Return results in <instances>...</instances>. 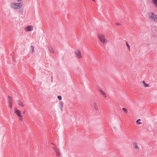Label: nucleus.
Returning a JSON list of instances; mask_svg holds the SVG:
<instances>
[{
	"instance_id": "obj_20",
	"label": "nucleus",
	"mask_w": 157,
	"mask_h": 157,
	"mask_svg": "<svg viewBox=\"0 0 157 157\" xmlns=\"http://www.w3.org/2000/svg\"><path fill=\"white\" fill-rule=\"evenodd\" d=\"M140 119H138V120H137L136 121V123H137V124H141V122H139V121H140Z\"/></svg>"
},
{
	"instance_id": "obj_5",
	"label": "nucleus",
	"mask_w": 157,
	"mask_h": 157,
	"mask_svg": "<svg viewBox=\"0 0 157 157\" xmlns=\"http://www.w3.org/2000/svg\"><path fill=\"white\" fill-rule=\"evenodd\" d=\"M14 112L19 117H22V115L21 113V112L16 108L14 109Z\"/></svg>"
},
{
	"instance_id": "obj_2",
	"label": "nucleus",
	"mask_w": 157,
	"mask_h": 157,
	"mask_svg": "<svg viewBox=\"0 0 157 157\" xmlns=\"http://www.w3.org/2000/svg\"><path fill=\"white\" fill-rule=\"evenodd\" d=\"M98 37L102 43L105 44L108 42L107 40L105 38V36L103 34H101L98 35Z\"/></svg>"
},
{
	"instance_id": "obj_26",
	"label": "nucleus",
	"mask_w": 157,
	"mask_h": 157,
	"mask_svg": "<svg viewBox=\"0 0 157 157\" xmlns=\"http://www.w3.org/2000/svg\"><path fill=\"white\" fill-rule=\"evenodd\" d=\"M93 1H94V0H92Z\"/></svg>"
},
{
	"instance_id": "obj_8",
	"label": "nucleus",
	"mask_w": 157,
	"mask_h": 157,
	"mask_svg": "<svg viewBox=\"0 0 157 157\" xmlns=\"http://www.w3.org/2000/svg\"><path fill=\"white\" fill-rule=\"evenodd\" d=\"M75 54L77 58L80 59L82 58L81 52L80 51H78L75 52Z\"/></svg>"
},
{
	"instance_id": "obj_24",
	"label": "nucleus",
	"mask_w": 157,
	"mask_h": 157,
	"mask_svg": "<svg viewBox=\"0 0 157 157\" xmlns=\"http://www.w3.org/2000/svg\"><path fill=\"white\" fill-rule=\"evenodd\" d=\"M19 119L20 120H21V121H22L23 120L22 117H19Z\"/></svg>"
},
{
	"instance_id": "obj_21",
	"label": "nucleus",
	"mask_w": 157,
	"mask_h": 157,
	"mask_svg": "<svg viewBox=\"0 0 157 157\" xmlns=\"http://www.w3.org/2000/svg\"><path fill=\"white\" fill-rule=\"evenodd\" d=\"M58 98L59 99V100H62V97L61 96H58Z\"/></svg>"
},
{
	"instance_id": "obj_15",
	"label": "nucleus",
	"mask_w": 157,
	"mask_h": 157,
	"mask_svg": "<svg viewBox=\"0 0 157 157\" xmlns=\"http://www.w3.org/2000/svg\"><path fill=\"white\" fill-rule=\"evenodd\" d=\"M122 110L126 114H127L128 113V111L127 109L125 108H122Z\"/></svg>"
},
{
	"instance_id": "obj_19",
	"label": "nucleus",
	"mask_w": 157,
	"mask_h": 157,
	"mask_svg": "<svg viewBox=\"0 0 157 157\" xmlns=\"http://www.w3.org/2000/svg\"><path fill=\"white\" fill-rule=\"evenodd\" d=\"M30 49L32 50V52H33V50L34 49L33 46H31L30 47Z\"/></svg>"
},
{
	"instance_id": "obj_3",
	"label": "nucleus",
	"mask_w": 157,
	"mask_h": 157,
	"mask_svg": "<svg viewBox=\"0 0 157 157\" xmlns=\"http://www.w3.org/2000/svg\"><path fill=\"white\" fill-rule=\"evenodd\" d=\"M148 18L151 20L157 21V15L154 13H150L148 14Z\"/></svg>"
},
{
	"instance_id": "obj_11",
	"label": "nucleus",
	"mask_w": 157,
	"mask_h": 157,
	"mask_svg": "<svg viewBox=\"0 0 157 157\" xmlns=\"http://www.w3.org/2000/svg\"><path fill=\"white\" fill-rule=\"evenodd\" d=\"M133 146L134 148L136 150H139V147L136 143H133Z\"/></svg>"
},
{
	"instance_id": "obj_9",
	"label": "nucleus",
	"mask_w": 157,
	"mask_h": 157,
	"mask_svg": "<svg viewBox=\"0 0 157 157\" xmlns=\"http://www.w3.org/2000/svg\"><path fill=\"white\" fill-rule=\"evenodd\" d=\"M17 103L18 105L21 107H25V105L24 104L23 102L20 100H18L17 101Z\"/></svg>"
},
{
	"instance_id": "obj_1",
	"label": "nucleus",
	"mask_w": 157,
	"mask_h": 157,
	"mask_svg": "<svg viewBox=\"0 0 157 157\" xmlns=\"http://www.w3.org/2000/svg\"><path fill=\"white\" fill-rule=\"evenodd\" d=\"M23 6L22 2H12L10 4L11 9L14 10H20L23 7Z\"/></svg>"
},
{
	"instance_id": "obj_10",
	"label": "nucleus",
	"mask_w": 157,
	"mask_h": 157,
	"mask_svg": "<svg viewBox=\"0 0 157 157\" xmlns=\"http://www.w3.org/2000/svg\"><path fill=\"white\" fill-rule=\"evenodd\" d=\"M99 91L101 94H102V96L105 98H106V94L101 89H100Z\"/></svg>"
},
{
	"instance_id": "obj_6",
	"label": "nucleus",
	"mask_w": 157,
	"mask_h": 157,
	"mask_svg": "<svg viewBox=\"0 0 157 157\" xmlns=\"http://www.w3.org/2000/svg\"><path fill=\"white\" fill-rule=\"evenodd\" d=\"M33 27L32 25H29L26 27L24 30L25 32H30L33 30Z\"/></svg>"
},
{
	"instance_id": "obj_17",
	"label": "nucleus",
	"mask_w": 157,
	"mask_h": 157,
	"mask_svg": "<svg viewBox=\"0 0 157 157\" xmlns=\"http://www.w3.org/2000/svg\"><path fill=\"white\" fill-rule=\"evenodd\" d=\"M12 103L13 102H9V107L10 108V109H12Z\"/></svg>"
},
{
	"instance_id": "obj_12",
	"label": "nucleus",
	"mask_w": 157,
	"mask_h": 157,
	"mask_svg": "<svg viewBox=\"0 0 157 157\" xmlns=\"http://www.w3.org/2000/svg\"><path fill=\"white\" fill-rule=\"evenodd\" d=\"M49 51L50 52L52 53H54V48L52 47H50L49 48Z\"/></svg>"
},
{
	"instance_id": "obj_7",
	"label": "nucleus",
	"mask_w": 157,
	"mask_h": 157,
	"mask_svg": "<svg viewBox=\"0 0 157 157\" xmlns=\"http://www.w3.org/2000/svg\"><path fill=\"white\" fill-rule=\"evenodd\" d=\"M52 144L54 145L55 146V147L53 148V149L56 152V156L58 157L60 156V153L59 150L56 148V146H55L54 144Z\"/></svg>"
},
{
	"instance_id": "obj_13",
	"label": "nucleus",
	"mask_w": 157,
	"mask_h": 157,
	"mask_svg": "<svg viewBox=\"0 0 157 157\" xmlns=\"http://www.w3.org/2000/svg\"><path fill=\"white\" fill-rule=\"evenodd\" d=\"M142 83L143 84L144 86L145 87H147L149 85L145 82L144 81H143L142 82Z\"/></svg>"
},
{
	"instance_id": "obj_4",
	"label": "nucleus",
	"mask_w": 157,
	"mask_h": 157,
	"mask_svg": "<svg viewBox=\"0 0 157 157\" xmlns=\"http://www.w3.org/2000/svg\"><path fill=\"white\" fill-rule=\"evenodd\" d=\"M94 108L95 110L97 111L99 110V105L98 103L96 101H93L92 102Z\"/></svg>"
},
{
	"instance_id": "obj_25",
	"label": "nucleus",
	"mask_w": 157,
	"mask_h": 157,
	"mask_svg": "<svg viewBox=\"0 0 157 157\" xmlns=\"http://www.w3.org/2000/svg\"><path fill=\"white\" fill-rule=\"evenodd\" d=\"M18 2H21L22 1V0H16Z\"/></svg>"
},
{
	"instance_id": "obj_18",
	"label": "nucleus",
	"mask_w": 157,
	"mask_h": 157,
	"mask_svg": "<svg viewBox=\"0 0 157 157\" xmlns=\"http://www.w3.org/2000/svg\"><path fill=\"white\" fill-rule=\"evenodd\" d=\"M153 4L157 6V0H153Z\"/></svg>"
},
{
	"instance_id": "obj_23",
	"label": "nucleus",
	"mask_w": 157,
	"mask_h": 157,
	"mask_svg": "<svg viewBox=\"0 0 157 157\" xmlns=\"http://www.w3.org/2000/svg\"><path fill=\"white\" fill-rule=\"evenodd\" d=\"M115 25L117 26H119V25H121L119 23H116L115 24Z\"/></svg>"
},
{
	"instance_id": "obj_22",
	"label": "nucleus",
	"mask_w": 157,
	"mask_h": 157,
	"mask_svg": "<svg viewBox=\"0 0 157 157\" xmlns=\"http://www.w3.org/2000/svg\"><path fill=\"white\" fill-rule=\"evenodd\" d=\"M126 45L127 46L128 48L129 49V51L130 50V46L127 43H126Z\"/></svg>"
},
{
	"instance_id": "obj_14",
	"label": "nucleus",
	"mask_w": 157,
	"mask_h": 157,
	"mask_svg": "<svg viewBox=\"0 0 157 157\" xmlns=\"http://www.w3.org/2000/svg\"><path fill=\"white\" fill-rule=\"evenodd\" d=\"M59 107L61 109V110H62L63 107V103L62 102H60L59 103Z\"/></svg>"
},
{
	"instance_id": "obj_16",
	"label": "nucleus",
	"mask_w": 157,
	"mask_h": 157,
	"mask_svg": "<svg viewBox=\"0 0 157 157\" xmlns=\"http://www.w3.org/2000/svg\"><path fill=\"white\" fill-rule=\"evenodd\" d=\"M8 98H9V102H13V99L10 96H8Z\"/></svg>"
}]
</instances>
